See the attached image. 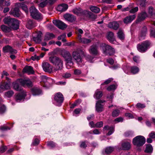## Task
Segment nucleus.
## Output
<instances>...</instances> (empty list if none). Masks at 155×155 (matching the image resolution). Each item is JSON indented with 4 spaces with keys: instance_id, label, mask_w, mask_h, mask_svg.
Masks as SVG:
<instances>
[{
    "instance_id": "nucleus-1",
    "label": "nucleus",
    "mask_w": 155,
    "mask_h": 155,
    "mask_svg": "<svg viewBox=\"0 0 155 155\" xmlns=\"http://www.w3.org/2000/svg\"><path fill=\"white\" fill-rule=\"evenodd\" d=\"M84 56H85L87 54L85 49L78 48L75 50L72 53V56L76 61L78 64H80L82 62V59L80 54Z\"/></svg>"
},
{
    "instance_id": "nucleus-2",
    "label": "nucleus",
    "mask_w": 155,
    "mask_h": 155,
    "mask_svg": "<svg viewBox=\"0 0 155 155\" xmlns=\"http://www.w3.org/2000/svg\"><path fill=\"white\" fill-rule=\"evenodd\" d=\"M9 74L6 71H3L2 74V78L4 79L5 78L7 80L8 82L2 81L0 84V88L4 90L9 89L10 87L11 79L7 77Z\"/></svg>"
},
{
    "instance_id": "nucleus-3",
    "label": "nucleus",
    "mask_w": 155,
    "mask_h": 155,
    "mask_svg": "<svg viewBox=\"0 0 155 155\" xmlns=\"http://www.w3.org/2000/svg\"><path fill=\"white\" fill-rule=\"evenodd\" d=\"M3 21L5 24H8L11 28L14 29H17L19 26L18 21L15 18H11L10 17L5 18Z\"/></svg>"
},
{
    "instance_id": "nucleus-4",
    "label": "nucleus",
    "mask_w": 155,
    "mask_h": 155,
    "mask_svg": "<svg viewBox=\"0 0 155 155\" xmlns=\"http://www.w3.org/2000/svg\"><path fill=\"white\" fill-rule=\"evenodd\" d=\"M49 60L55 65L56 71L61 70L62 68L63 61L60 58L56 56H51L49 57Z\"/></svg>"
},
{
    "instance_id": "nucleus-5",
    "label": "nucleus",
    "mask_w": 155,
    "mask_h": 155,
    "mask_svg": "<svg viewBox=\"0 0 155 155\" xmlns=\"http://www.w3.org/2000/svg\"><path fill=\"white\" fill-rule=\"evenodd\" d=\"M101 49L103 51L104 54L110 55H113L115 53V50L110 46L104 43L101 44L100 45Z\"/></svg>"
},
{
    "instance_id": "nucleus-6",
    "label": "nucleus",
    "mask_w": 155,
    "mask_h": 155,
    "mask_svg": "<svg viewBox=\"0 0 155 155\" xmlns=\"http://www.w3.org/2000/svg\"><path fill=\"white\" fill-rule=\"evenodd\" d=\"M146 139L143 136H138L133 140V144L137 147L142 146L145 143Z\"/></svg>"
},
{
    "instance_id": "nucleus-7",
    "label": "nucleus",
    "mask_w": 155,
    "mask_h": 155,
    "mask_svg": "<svg viewBox=\"0 0 155 155\" xmlns=\"http://www.w3.org/2000/svg\"><path fill=\"white\" fill-rule=\"evenodd\" d=\"M150 44L151 43L149 41H144L137 45V50L140 52H144L149 48Z\"/></svg>"
},
{
    "instance_id": "nucleus-8",
    "label": "nucleus",
    "mask_w": 155,
    "mask_h": 155,
    "mask_svg": "<svg viewBox=\"0 0 155 155\" xmlns=\"http://www.w3.org/2000/svg\"><path fill=\"white\" fill-rule=\"evenodd\" d=\"M64 57L66 61V64L67 68L70 69L73 65V62L72 61V58L70 53L68 52H66Z\"/></svg>"
},
{
    "instance_id": "nucleus-9",
    "label": "nucleus",
    "mask_w": 155,
    "mask_h": 155,
    "mask_svg": "<svg viewBox=\"0 0 155 155\" xmlns=\"http://www.w3.org/2000/svg\"><path fill=\"white\" fill-rule=\"evenodd\" d=\"M20 84L24 87H30L33 86L32 81L29 78L27 79H19L17 80Z\"/></svg>"
},
{
    "instance_id": "nucleus-10",
    "label": "nucleus",
    "mask_w": 155,
    "mask_h": 155,
    "mask_svg": "<svg viewBox=\"0 0 155 155\" xmlns=\"http://www.w3.org/2000/svg\"><path fill=\"white\" fill-rule=\"evenodd\" d=\"M54 101L60 106L64 100V97L63 94L60 92H58L54 95Z\"/></svg>"
},
{
    "instance_id": "nucleus-11",
    "label": "nucleus",
    "mask_w": 155,
    "mask_h": 155,
    "mask_svg": "<svg viewBox=\"0 0 155 155\" xmlns=\"http://www.w3.org/2000/svg\"><path fill=\"white\" fill-rule=\"evenodd\" d=\"M88 51L89 53L93 56H98L99 55L98 46L96 45H93L90 46Z\"/></svg>"
},
{
    "instance_id": "nucleus-12",
    "label": "nucleus",
    "mask_w": 155,
    "mask_h": 155,
    "mask_svg": "<svg viewBox=\"0 0 155 155\" xmlns=\"http://www.w3.org/2000/svg\"><path fill=\"white\" fill-rule=\"evenodd\" d=\"M42 33L40 31H37L34 32L32 34L33 40L37 43H39L41 41Z\"/></svg>"
},
{
    "instance_id": "nucleus-13",
    "label": "nucleus",
    "mask_w": 155,
    "mask_h": 155,
    "mask_svg": "<svg viewBox=\"0 0 155 155\" xmlns=\"http://www.w3.org/2000/svg\"><path fill=\"white\" fill-rule=\"evenodd\" d=\"M42 81L41 82V85L43 87H45L48 84H50L53 82V79L51 78L47 77L46 76H42Z\"/></svg>"
},
{
    "instance_id": "nucleus-14",
    "label": "nucleus",
    "mask_w": 155,
    "mask_h": 155,
    "mask_svg": "<svg viewBox=\"0 0 155 155\" xmlns=\"http://www.w3.org/2000/svg\"><path fill=\"white\" fill-rule=\"evenodd\" d=\"M53 23L59 28L64 29L67 27V25L62 21L57 20H53Z\"/></svg>"
},
{
    "instance_id": "nucleus-15",
    "label": "nucleus",
    "mask_w": 155,
    "mask_h": 155,
    "mask_svg": "<svg viewBox=\"0 0 155 155\" xmlns=\"http://www.w3.org/2000/svg\"><path fill=\"white\" fill-rule=\"evenodd\" d=\"M42 67L45 72L51 73L52 71V66L48 62H43L42 64Z\"/></svg>"
},
{
    "instance_id": "nucleus-16",
    "label": "nucleus",
    "mask_w": 155,
    "mask_h": 155,
    "mask_svg": "<svg viewBox=\"0 0 155 155\" xmlns=\"http://www.w3.org/2000/svg\"><path fill=\"white\" fill-rule=\"evenodd\" d=\"M31 91L33 95H38L41 94V90L40 88L37 87H34L31 89Z\"/></svg>"
},
{
    "instance_id": "nucleus-17",
    "label": "nucleus",
    "mask_w": 155,
    "mask_h": 155,
    "mask_svg": "<svg viewBox=\"0 0 155 155\" xmlns=\"http://www.w3.org/2000/svg\"><path fill=\"white\" fill-rule=\"evenodd\" d=\"M26 95V92L24 91L16 94L15 97V99L16 101L18 102H19L24 99Z\"/></svg>"
},
{
    "instance_id": "nucleus-18",
    "label": "nucleus",
    "mask_w": 155,
    "mask_h": 155,
    "mask_svg": "<svg viewBox=\"0 0 155 155\" xmlns=\"http://www.w3.org/2000/svg\"><path fill=\"white\" fill-rule=\"evenodd\" d=\"M3 50L4 52H9L11 54H15L17 52L16 50L13 49L12 47L9 45H7L3 47Z\"/></svg>"
},
{
    "instance_id": "nucleus-19",
    "label": "nucleus",
    "mask_w": 155,
    "mask_h": 155,
    "mask_svg": "<svg viewBox=\"0 0 155 155\" xmlns=\"http://www.w3.org/2000/svg\"><path fill=\"white\" fill-rule=\"evenodd\" d=\"M36 26V23L32 20H28L26 24V27L29 29L34 28Z\"/></svg>"
},
{
    "instance_id": "nucleus-20",
    "label": "nucleus",
    "mask_w": 155,
    "mask_h": 155,
    "mask_svg": "<svg viewBox=\"0 0 155 155\" xmlns=\"http://www.w3.org/2000/svg\"><path fill=\"white\" fill-rule=\"evenodd\" d=\"M147 17H149L147 14L145 12H141L138 14L137 21H143Z\"/></svg>"
},
{
    "instance_id": "nucleus-21",
    "label": "nucleus",
    "mask_w": 155,
    "mask_h": 155,
    "mask_svg": "<svg viewBox=\"0 0 155 155\" xmlns=\"http://www.w3.org/2000/svg\"><path fill=\"white\" fill-rule=\"evenodd\" d=\"M48 2V0H35L34 1V3L38 4L39 7L41 8L45 7Z\"/></svg>"
},
{
    "instance_id": "nucleus-22",
    "label": "nucleus",
    "mask_w": 155,
    "mask_h": 155,
    "mask_svg": "<svg viewBox=\"0 0 155 155\" xmlns=\"http://www.w3.org/2000/svg\"><path fill=\"white\" fill-rule=\"evenodd\" d=\"M68 5L65 3H62L59 5L57 8V10L59 12L65 11L68 8Z\"/></svg>"
},
{
    "instance_id": "nucleus-23",
    "label": "nucleus",
    "mask_w": 155,
    "mask_h": 155,
    "mask_svg": "<svg viewBox=\"0 0 155 155\" xmlns=\"http://www.w3.org/2000/svg\"><path fill=\"white\" fill-rule=\"evenodd\" d=\"M64 17L66 20L71 22H73L76 19L74 16L70 14H66L64 15Z\"/></svg>"
},
{
    "instance_id": "nucleus-24",
    "label": "nucleus",
    "mask_w": 155,
    "mask_h": 155,
    "mask_svg": "<svg viewBox=\"0 0 155 155\" xmlns=\"http://www.w3.org/2000/svg\"><path fill=\"white\" fill-rule=\"evenodd\" d=\"M23 73H27L28 74H34L35 72L33 68L31 66H27L25 67L22 70Z\"/></svg>"
},
{
    "instance_id": "nucleus-25",
    "label": "nucleus",
    "mask_w": 155,
    "mask_h": 155,
    "mask_svg": "<svg viewBox=\"0 0 155 155\" xmlns=\"http://www.w3.org/2000/svg\"><path fill=\"white\" fill-rule=\"evenodd\" d=\"M9 13L15 17H19L20 16L19 9L17 7L12 9L9 12Z\"/></svg>"
},
{
    "instance_id": "nucleus-26",
    "label": "nucleus",
    "mask_w": 155,
    "mask_h": 155,
    "mask_svg": "<svg viewBox=\"0 0 155 155\" xmlns=\"http://www.w3.org/2000/svg\"><path fill=\"white\" fill-rule=\"evenodd\" d=\"M136 18V15H132L127 16L124 19V22L125 24H128L130 23Z\"/></svg>"
},
{
    "instance_id": "nucleus-27",
    "label": "nucleus",
    "mask_w": 155,
    "mask_h": 155,
    "mask_svg": "<svg viewBox=\"0 0 155 155\" xmlns=\"http://www.w3.org/2000/svg\"><path fill=\"white\" fill-rule=\"evenodd\" d=\"M85 11H83L81 8H75L72 10V12L77 15L82 16L85 15L84 12Z\"/></svg>"
},
{
    "instance_id": "nucleus-28",
    "label": "nucleus",
    "mask_w": 155,
    "mask_h": 155,
    "mask_svg": "<svg viewBox=\"0 0 155 155\" xmlns=\"http://www.w3.org/2000/svg\"><path fill=\"white\" fill-rule=\"evenodd\" d=\"M81 35H78V41L80 42L85 44L90 43L91 41V40L90 39L84 38H81Z\"/></svg>"
},
{
    "instance_id": "nucleus-29",
    "label": "nucleus",
    "mask_w": 155,
    "mask_h": 155,
    "mask_svg": "<svg viewBox=\"0 0 155 155\" xmlns=\"http://www.w3.org/2000/svg\"><path fill=\"white\" fill-rule=\"evenodd\" d=\"M108 26L110 28H112L115 30H117L119 27V24L116 21H113L110 22L108 24Z\"/></svg>"
},
{
    "instance_id": "nucleus-30",
    "label": "nucleus",
    "mask_w": 155,
    "mask_h": 155,
    "mask_svg": "<svg viewBox=\"0 0 155 155\" xmlns=\"http://www.w3.org/2000/svg\"><path fill=\"white\" fill-rule=\"evenodd\" d=\"M148 13L149 17L155 16V10L152 7H149Z\"/></svg>"
},
{
    "instance_id": "nucleus-31",
    "label": "nucleus",
    "mask_w": 155,
    "mask_h": 155,
    "mask_svg": "<svg viewBox=\"0 0 155 155\" xmlns=\"http://www.w3.org/2000/svg\"><path fill=\"white\" fill-rule=\"evenodd\" d=\"M54 38L55 35L53 33L47 32L45 36L44 40L45 41H48Z\"/></svg>"
},
{
    "instance_id": "nucleus-32",
    "label": "nucleus",
    "mask_w": 155,
    "mask_h": 155,
    "mask_svg": "<svg viewBox=\"0 0 155 155\" xmlns=\"http://www.w3.org/2000/svg\"><path fill=\"white\" fill-rule=\"evenodd\" d=\"M84 13L86 16L89 17L92 19L94 20L97 18L96 15L93 14L91 12L85 11Z\"/></svg>"
},
{
    "instance_id": "nucleus-33",
    "label": "nucleus",
    "mask_w": 155,
    "mask_h": 155,
    "mask_svg": "<svg viewBox=\"0 0 155 155\" xmlns=\"http://www.w3.org/2000/svg\"><path fill=\"white\" fill-rule=\"evenodd\" d=\"M131 147L130 143L128 142H125L122 144V149L123 150H128Z\"/></svg>"
},
{
    "instance_id": "nucleus-34",
    "label": "nucleus",
    "mask_w": 155,
    "mask_h": 155,
    "mask_svg": "<svg viewBox=\"0 0 155 155\" xmlns=\"http://www.w3.org/2000/svg\"><path fill=\"white\" fill-rule=\"evenodd\" d=\"M38 11L35 6H31L30 8V15L32 18H35V14Z\"/></svg>"
},
{
    "instance_id": "nucleus-35",
    "label": "nucleus",
    "mask_w": 155,
    "mask_h": 155,
    "mask_svg": "<svg viewBox=\"0 0 155 155\" xmlns=\"http://www.w3.org/2000/svg\"><path fill=\"white\" fill-rule=\"evenodd\" d=\"M107 38L111 43H112L114 41V33L111 31L108 33Z\"/></svg>"
},
{
    "instance_id": "nucleus-36",
    "label": "nucleus",
    "mask_w": 155,
    "mask_h": 155,
    "mask_svg": "<svg viewBox=\"0 0 155 155\" xmlns=\"http://www.w3.org/2000/svg\"><path fill=\"white\" fill-rule=\"evenodd\" d=\"M18 82H19L18 81H17V80L16 81L13 82V88L14 89L17 91H20L22 90V88L21 87H20Z\"/></svg>"
},
{
    "instance_id": "nucleus-37",
    "label": "nucleus",
    "mask_w": 155,
    "mask_h": 155,
    "mask_svg": "<svg viewBox=\"0 0 155 155\" xmlns=\"http://www.w3.org/2000/svg\"><path fill=\"white\" fill-rule=\"evenodd\" d=\"M17 5L22 9L27 14L28 13V8L26 5L23 3H19Z\"/></svg>"
},
{
    "instance_id": "nucleus-38",
    "label": "nucleus",
    "mask_w": 155,
    "mask_h": 155,
    "mask_svg": "<svg viewBox=\"0 0 155 155\" xmlns=\"http://www.w3.org/2000/svg\"><path fill=\"white\" fill-rule=\"evenodd\" d=\"M96 110L98 112H101L104 110L103 105L101 104L96 103Z\"/></svg>"
},
{
    "instance_id": "nucleus-39",
    "label": "nucleus",
    "mask_w": 155,
    "mask_h": 155,
    "mask_svg": "<svg viewBox=\"0 0 155 155\" xmlns=\"http://www.w3.org/2000/svg\"><path fill=\"white\" fill-rule=\"evenodd\" d=\"M35 17L32 18L36 20H41L42 19L43 17L41 14L39 13L38 11L37 12H36V13H35Z\"/></svg>"
},
{
    "instance_id": "nucleus-40",
    "label": "nucleus",
    "mask_w": 155,
    "mask_h": 155,
    "mask_svg": "<svg viewBox=\"0 0 155 155\" xmlns=\"http://www.w3.org/2000/svg\"><path fill=\"white\" fill-rule=\"evenodd\" d=\"M103 94L102 92L99 91V89L96 90L95 93V95L97 99H100L102 96Z\"/></svg>"
},
{
    "instance_id": "nucleus-41",
    "label": "nucleus",
    "mask_w": 155,
    "mask_h": 155,
    "mask_svg": "<svg viewBox=\"0 0 155 155\" xmlns=\"http://www.w3.org/2000/svg\"><path fill=\"white\" fill-rule=\"evenodd\" d=\"M90 9L92 12L95 13H98L100 11V9L95 6H91L90 8Z\"/></svg>"
},
{
    "instance_id": "nucleus-42",
    "label": "nucleus",
    "mask_w": 155,
    "mask_h": 155,
    "mask_svg": "<svg viewBox=\"0 0 155 155\" xmlns=\"http://www.w3.org/2000/svg\"><path fill=\"white\" fill-rule=\"evenodd\" d=\"M153 150V147L151 144H148L146 145V148L145 152L146 153H151Z\"/></svg>"
},
{
    "instance_id": "nucleus-43",
    "label": "nucleus",
    "mask_w": 155,
    "mask_h": 155,
    "mask_svg": "<svg viewBox=\"0 0 155 155\" xmlns=\"http://www.w3.org/2000/svg\"><path fill=\"white\" fill-rule=\"evenodd\" d=\"M118 37L121 40H123L124 38V35L121 30H119L117 33Z\"/></svg>"
},
{
    "instance_id": "nucleus-44",
    "label": "nucleus",
    "mask_w": 155,
    "mask_h": 155,
    "mask_svg": "<svg viewBox=\"0 0 155 155\" xmlns=\"http://www.w3.org/2000/svg\"><path fill=\"white\" fill-rule=\"evenodd\" d=\"M139 71V68L136 66H133L130 68L131 72L133 74H135L138 73Z\"/></svg>"
},
{
    "instance_id": "nucleus-45",
    "label": "nucleus",
    "mask_w": 155,
    "mask_h": 155,
    "mask_svg": "<svg viewBox=\"0 0 155 155\" xmlns=\"http://www.w3.org/2000/svg\"><path fill=\"white\" fill-rule=\"evenodd\" d=\"M87 61L90 62H93V60L94 58V57L90 55H85V56H84Z\"/></svg>"
},
{
    "instance_id": "nucleus-46",
    "label": "nucleus",
    "mask_w": 155,
    "mask_h": 155,
    "mask_svg": "<svg viewBox=\"0 0 155 155\" xmlns=\"http://www.w3.org/2000/svg\"><path fill=\"white\" fill-rule=\"evenodd\" d=\"M113 79L112 78H109L107 80L105 81L104 83L102 84L101 85V89H104V87H103L105 84H107L110 83L112 80Z\"/></svg>"
},
{
    "instance_id": "nucleus-47",
    "label": "nucleus",
    "mask_w": 155,
    "mask_h": 155,
    "mask_svg": "<svg viewBox=\"0 0 155 155\" xmlns=\"http://www.w3.org/2000/svg\"><path fill=\"white\" fill-rule=\"evenodd\" d=\"M143 29L144 30L143 31L141 32L140 35V40H141L142 38H143H143L145 36L146 28L145 27H144L143 28Z\"/></svg>"
},
{
    "instance_id": "nucleus-48",
    "label": "nucleus",
    "mask_w": 155,
    "mask_h": 155,
    "mask_svg": "<svg viewBox=\"0 0 155 155\" xmlns=\"http://www.w3.org/2000/svg\"><path fill=\"white\" fill-rule=\"evenodd\" d=\"M114 149L111 147H107L105 150V152L107 154H110L114 150Z\"/></svg>"
},
{
    "instance_id": "nucleus-49",
    "label": "nucleus",
    "mask_w": 155,
    "mask_h": 155,
    "mask_svg": "<svg viewBox=\"0 0 155 155\" xmlns=\"http://www.w3.org/2000/svg\"><path fill=\"white\" fill-rule=\"evenodd\" d=\"M1 28L2 31L5 32H9L10 31V28L5 25L1 26Z\"/></svg>"
},
{
    "instance_id": "nucleus-50",
    "label": "nucleus",
    "mask_w": 155,
    "mask_h": 155,
    "mask_svg": "<svg viewBox=\"0 0 155 155\" xmlns=\"http://www.w3.org/2000/svg\"><path fill=\"white\" fill-rule=\"evenodd\" d=\"M66 37V34H63L61 35L58 36V39L59 40L61 39L63 42H65L67 41L65 39Z\"/></svg>"
},
{
    "instance_id": "nucleus-51",
    "label": "nucleus",
    "mask_w": 155,
    "mask_h": 155,
    "mask_svg": "<svg viewBox=\"0 0 155 155\" xmlns=\"http://www.w3.org/2000/svg\"><path fill=\"white\" fill-rule=\"evenodd\" d=\"M120 110L117 109H115L113 110L112 113V115L113 117H116L118 116L120 114Z\"/></svg>"
},
{
    "instance_id": "nucleus-52",
    "label": "nucleus",
    "mask_w": 155,
    "mask_h": 155,
    "mask_svg": "<svg viewBox=\"0 0 155 155\" xmlns=\"http://www.w3.org/2000/svg\"><path fill=\"white\" fill-rule=\"evenodd\" d=\"M135 106L136 108L138 109L143 108L146 107L145 105L144 104H141L140 103H137Z\"/></svg>"
},
{
    "instance_id": "nucleus-53",
    "label": "nucleus",
    "mask_w": 155,
    "mask_h": 155,
    "mask_svg": "<svg viewBox=\"0 0 155 155\" xmlns=\"http://www.w3.org/2000/svg\"><path fill=\"white\" fill-rule=\"evenodd\" d=\"M14 93L13 91H9L5 93V95L6 96L10 97L13 95Z\"/></svg>"
},
{
    "instance_id": "nucleus-54",
    "label": "nucleus",
    "mask_w": 155,
    "mask_h": 155,
    "mask_svg": "<svg viewBox=\"0 0 155 155\" xmlns=\"http://www.w3.org/2000/svg\"><path fill=\"white\" fill-rule=\"evenodd\" d=\"M11 127H9L7 126H2L0 127V129L2 131H5L8 130H10L11 127H12V125Z\"/></svg>"
},
{
    "instance_id": "nucleus-55",
    "label": "nucleus",
    "mask_w": 155,
    "mask_h": 155,
    "mask_svg": "<svg viewBox=\"0 0 155 155\" xmlns=\"http://www.w3.org/2000/svg\"><path fill=\"white\" fill-rule=\"evenodd\" d=\"M82 72L81 69H76L74 70V74L77 75H78L81 74Z\"/></svg>"
},
{
    "instance_id": "nucleus-56",
    "label": "nucleus",
    "mask_w": 155,
    "mask_h": 155,
    "mask_svg": "<svg viewBox=\"0 0 155 155\" xmlns=\"http://www.w3.org/2000/svg\"><path fill=\"white\" fill-rule=\"evenodd\" d=\"M131 9L130 10V13H134L137 12L138 10V8L137 7H136L134 8H132L131 7Z\"/></svg>"
},
{
    "instance_id": "nucleus-57",
    "label": "nucleus",
    "mask_w": 155,
    "mask_h": 155,
    "mask_svg": "<svg viewBox=\"0 0 155 155\" xmlns=\"http://www.w3.org/2000/svg\"><path fill=\"white\" fill-rule=\"evenodd\" d=\"M47 144L48 146L52 147H54L56 146V144L52 141L47 142Z\"/></svg>"
},
{
    "instance_id": "nucleus-58",
    "label": "nucleus",
    "mask_w": 155,
    "mask_h": 155,
    "mask_svg": "<svg viewBox=\"0 0 155 155\" xmlns=\"http://www.w3.org/2000/svg\"><path fill=\"white\" fill-rule=\"evenodd\" d=\"M86 141H82L81 142L80 147L83 148H85L87 146Z\"/></svg>"
},
{
    "instance_id": "nucleus-59",
    "label": "nucleus",
    "mask_w": 155,
    "mask_h": 155,
    "mask_svg": "<svg viewBox=\"0 0 155 155\" xmlns=\"http://www.w3.org/2000/svg\"><path fill=\"white\" fill-rule=\"evenodd\" d=\"M103 123L102 121H100L95 124V127L100 128L103 126Z\"/></svg>"
},
{
    "instance_id": "nucleus-60",
    "label": "nucleus",
    "mask_w": 155,
    "mask_h": 155,
    "mask_svg": "<svg viewBox=\"0 0 155 155\" xmlns=\"http://www.w3.org/2000/svg\"><path fill=\"white\" fill-rule=\"evenodd\" d=\"M115 89V86L114 85H111L108 87L107 88V91H110L112 90H114Z\"/></svg>"
},
{
    "instance_id": "nucleus-61",
    "label": "nucleus",
    "mask_w": 155,
    "mask_h": 155,
    "mask_svg": "<svg viewBox=\"0 0 155 155\" xmlns=\"http://www.w3.org/2000/svg\"><path fill=\"white\" fill-rule=\"evenodd\" d=\"M7 149V147L6 146H3L0 147V152L1 153L4 152Z\"/></svg>"
},
{
    "instance_id": "nucleus-62",
    "label": "nucleus",
    "mask_w": 155,
    "mask_h": 155,
    "mask_svg": "<svg viewBox=\"0 0 155 155\" xmlns=\"http://www.w3.org/2000/svg\"><path fill=\"white\" fill-rule=\"evenodd\" d=\"M39 140L38 139L36 138L33 141L32 144L34 146L37 145L39 143Z\"/></svg>"
},
{
    "instance_id": "nucleus-63",
    "label": "nucleus",
    "mask_w": 155,
    "mask_h": 155,
    "mask_svg": "<svg viewBox=\"0 0 155 155\" xmlns=\"http://www.w3.org/2000/svg\"><path fill=\"white\" fill-rule=\"evenodd\" d=\"M82 111V109L81 108H76L75 109L74 111V113L75 114H80Z\"/></svg>"
},
{
    "instance_id": "nucleus-64",
    "label": "nucleus",
    "mask_w": 155,
    "mask_h": 155,
    "mask_svg": "<svg viewBox=\"0 0 155 155\" xmlns=\"http://www.w3.org/2000/svg\"><path fill=\"white\" fill-rule=\"evenodd\" d=\"M114 131V128L113 127H111L110 129L109 130L107 134V136L111 135Z\"/></svg>"
}]
</instances>
